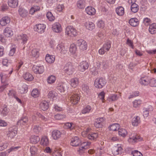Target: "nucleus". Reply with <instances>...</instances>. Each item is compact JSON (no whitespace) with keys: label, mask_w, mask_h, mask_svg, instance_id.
<instances>
[{"label":"nucleus","mask_w":156,"mask_h":156,"mask_svg":"<svg viewBox=\"0 0 156 156\" xmlns=\"http://www.w3.org/2000/svg\"><path fill=\"white\" fill-rule=\"evenodd\" d=\"M84 25L87 29L90 30H92L95 28L94 23L90 21H87L84 23Z\"/></svg>","instance_id":"6ab92c4d"},{"label":"nucleus","mask_w":156,"mask_h":156,"mask_svg":"<svg viewBox=\"0 0 156 156\" xmlns=\"http://www.w3.org/2000/svg\"><path fill=\"white\" fill-rule=\"evenodd\" d=\"M8 4L9 6L12 8H15L18 4V0H9Z\"/></svg>","instance_id":"4c0bfd02"},{"label":"nucleus","mask_w":156,"mask_h":156,"mask_svg":"<svg viewBox=\"0 0 156 156\" xmlns=\"http://www.w3.org/2000/svg\"><path fill=\"white\" fill-rule=\"evenodd\" d=\"M151 21L150 19L145 18L144 19L143 23L146 26H148L151 23Z\"/></svg>","instance_id":"69168bd1"},{"label":"nucleus","mask_w":156,"mask_h":156,"mask_svg":"<svg viewBox=\"0 0 156 156\" xmlns=\"http://www.w3.org/2000/svg\"><path fill=\"white\" fill-rule=\"evenodd\" d=\"M119 125L118 123L113 124L111 125L110 127V129L112 131H116L119 130Z\"/></svg>","instance_id":"de8ad7c7"},{"label":"nucleus","mask_w":156,"mask_h":156,"mask_svg":"<svg viewBox=\"0 0 156 156\" xmlns=\"http://www.w3.org/2000/svg\"><path fill=\"white\" fill-rule=\"evenodd\" d=\"M16 47L15 45L12 46V48L11 49L9 53V55L10 56H12L14 55L16 51Z\"/></svg>","instance_id":"338daca9"},{"label":"nucleus","mask_w":156,"mask_h":156,"mask_svg":"<svg viewBox=\"0 0 156 156\" xmlns=\"http://www.w3.org/2000/svg\"><path fill=\"white\" fill-rule=\"evenodd\" d=\"M57 94L55 91H50L48 94V98L51 99H53L57 96Z\"/></svg>","instance_id":"4d7b16f0"},{"label":"nucleus","mask_w":156,"mask_h":156,"mask_svg":"<svg viewBox=\"0 0 156 156\" xmlns=\"http://www.w3.org/2000/svg\"><path fill=\"white\" fill-rule=\"evenodd\" d=\"M140 122V118L139 116H135L132 119V124L133 126H137Z\"/></svg>","instance_id":"393cba45"},{"label":"nucleus","mask_w":156,"mask_h":156,"mask_svg":"<svg viewBox=\"0 0 156 156\" xmlns=\"http://www.w3.org/2000/svg\"><path fill=\"white\" fill-rule=\"evenodd\" d=\"M76 50V45L73 44H71L69 48V51L72 54H74Z\"/></svg>","instance_id":"603ef678"},{"label":"nucleus","mask_w":156,"mask_h":156,"mask_svg":"<svg viewBox=\"0 0 156 156\" xmlns=\"http://www.w3.org/2000/svg\"><path fill=\"white\" fill-rule=\"evenodd\" d=\"M142 101L140 100H136L133 102V106L134 108L138 107L141 104Z\"/></svg>","instance_id":"bf43d9fd"},{"label":"nucleus","mask_w":156,"mask_h":156,"mask_svg":"<svg viewBox=\"0 0 156 156\" xmlns=\"http://www.w3.org/2000/svg\"><path fill=\"white\" fill-rule=\"evenodd\" d=\"M4 34L6 37H9L13 35V31L12 29L9 27H6L4 30Z\"/></svg>","instance_id":"4be33fe9"},{"label":"nucleus","mask_w":156,"mask_h":156,"mask_svg":"<svg viewBox=\"0 0 156 156\" xmlns=\"http://www.w3.org/2000/svg\"><path fill=\"white\" fill-rule=\"evenodd\" d=\"M76 45L79 47L80 49L83 51L86 50L87 48L86 42L83 39H79L76 42Z\"/></svg>","instance_id":"0eeeda50"},{"label":"nucleus","mask_w":156,"mask_h":156,"mask_svg":"<svg viewBox=\"0 0 156 156\" xmlns=\"http://www.w3.org/2000/svg\"><path fill=\"white\" fill-rule=\"evenodd\" d=\"M17 127L16 126H13L9 128L7 136L10 139L14 138L17 133Z\"/></svg>","instance_id":"20e7f679"},{"label":"nucleus","mask_w":156,"mask_h":156,"mask_svg":"<svg viewBox=\"0 0 156 156\" xmlns=\"http://www.w3.org/2000/svg\"><path fill=\"white\" fill-rule=\"evenodd\" d=\"M56 49L57 51H60L61 54L65 55L67 52V48L63 44H58L57 46Z\"/></svg>","instance_id":"9d476101"},{"label":"nucleus","mask_w":156,"mask_h":156,"mask_svg":"<svg viewBox=\"0 0 156 156\" xmlns=\"http://www.w3.org/2000/svg\"><path fill=\"white\" fill-rule=\"evenodd\" d=\"M67 87L65 84L60 83L58 84L57 87L58 92L60 93L63 92L66 90V88Z\"/></svg>","instance_id":"7c9ffc66"},{"label":"nucleus","mask_w":156,"mask_h":156,"mask_svg":"<svg viewBox=\"0 0 156 156\" xmlns=\"http://www.w3.org/2000/svg\"><path fill=\"white\" fill-rule=\"evenodd\" d=\"M23 77L25 80L29 81H31L34 79L32 75L27 72L24 74Z\"/></svg>","instance_id":"f704fd0d"},{"label":"nucleus","mask_w":156,"mask_h":156,"mask_svg":"<svg viewBox=\"0 0 156 156\" xmlns=\"http://www.w3.org/2000/svg\"><path fill=\"white\" fill-rule=\"evenodd\" d=\"M64 70L68 75H72L74 71V68L72 63L68 62L66 64L64 68Z\"/></svg>","instance_id":"39448f33"},{"label":"nucleus","mask_w":156,"mask_h":156,"mask_svg":"<svg viewBox=\"0 0 156 156\" xmlns=\"http://www.w3.org/2000/svg\"><path fill=\"white\" fill-rule=\"evenodd\" d=\"M2 63L3 65V68L4 72L0 74L2 81L4 78H7L9 77L13 71L11 63L10 62H9L8 59H3Z\"/></svg>","instance_id":"f257e3e1"},{"label":"nucleus","mask_w":156,"mask_h":156,"mask_svg":"<svg viewBox=\"0 0 156 156\" xmlns=\"http://www.w3.org/2000/svg\"><path fill=\"white\" fill-rule=\"evenodd\" d=\"M129 23L131 26L136 27L139 25V21L137 19L134 18H131L129 20Z\"/></svg>","instance_id":"b1692460"},{"label":"nucleus","mask_w":156,"mask_h":156,"mask_svg":"<svg viewBox=\"0 0 156 156\" xmlns=\"http://www.w3.org/2000/svg\"><path fill=\"white\" fill-rule=\"evenodd\" d=\"M130 8L131 11L134 13H135L138 11L139 6L136 3H133L131 5Z\"/></svg>","instance_id":"37998d69"},{"label":"nucleus","mask_w":156,"mask_h":156,"mask_svg":"<svg viewBox=\"0 0 156 156\" xmlns=\"http://www.w3.org/2000/svg\"><path fill=\"white\" fill-rule=\"evenodd\" d=\"M142 140V138L139 135H136L130 137L128 139V141L130 143H134L140 141Z\"/></svg>","instance_id":"dca6fc26"},{"label":"nucleus","mask_w":156,"mask_h":156,"mask_svg":"<svg viewBox=\"0 0 156 156\" xmlns=\"http://www.w3.org/2000/svg\"><path fill=\"white\" fill-rule=\"evenodd\" d=\"M17 39L23 44L26 43L28 40L27 36L26 34H21L18 36Z\"/></svg>","instance_id":"4468645a"},{"label":"nucleus","mask_w":156,"mask_h":156,"mask_svg":"<svg viewBox=\"0 0 156 156\" xmlns=\"http://www.w3.org/2000/svg\"><path fill=\"white\" fill-rule=\"evenodd\" d=\"M31 95L35 98L38 97L39 95L38 90L37 89L33 90L31 92Z\"/></svg>","instance_id":"e2e57ef3"},{"label":"nucleus","mask_w":156,"mask_h":156,"mask_svg":"<svg viewBox=\"0 0 156 156\" xmlns=\"http://www.w3.org/2000/svg\"><path fill=\"white\" fill-rule=\"evenodd\" d=\"M118 133L119 136L123 137H125L127 134L126 130L124 129H119L118 130Z\"/></svg>","instance_id":"c03bdc74"},{"label":"nucleus","mask_w":156,"mask_h":156,"mask_svg":"<svg viewBox=\"0 0 156 156\" xmlns=\"http://www.w3.org/2000/svg\"><path fill=\"white\" fill-rule=\"evenodd\" d=\"M70 144L73 147L79 146L81 144V140L77 136L73 137L71 139Z\"/></svg>","instance_id":"6e6552de"},{"label":"nucleus","mask_w":156,"mask_h":156,"mask_svg":"<svg viewBox=\"0 0 156 156\" xmlns=\"http://www.w3.org/2000/svg\"><path fill=\"white\" fill-rule=\"evenodd\" d=\"M40 137L37 136L33 135L31 136L30 137V142L33 144H35L37 143L40 141Z\"/></svg>","instance_id":"c85d7f7f"},{"label":"nucleus","mask_w":156,"mask_h":156,"mask_svg":"<svg viewBox=\"0 0 156 156\" xmlns=\"http://www.w3.org/2000/svg\"><path fill=\"white\" fill-rule=\"evenodd\" d=\"M45 28V25L43 24H39L36 25L34 27V29L38 33H42L44 32Z\"/></svg>","instance_id":"f8f14e48"},{"label":"nucleus","mask_w":156,"mask_h":156,"mask_svg":"<svg viewBox=\"0 0 156 156\" xmlns=\"http://www.w3.org/2000/svg\"><path fill=\"white\" fill-rule=\"evenodd\" d=\"M66 115L59 114H56L54 116V118L55 119L58 120H61L62 119L66 118Z\"/></svg>","instance_id":"0e129e2a"},{"label":"nucleus","mask_w":156,"mask_h":156,"mask_svg":"<svg viewBox=\"0 0 156 156\" xmlns=\"http://www.w3.org/2000/svg\"><path fill=\"white\" fill-rule=\"evenodd\" d=\"M48 107V102L46 101H42L40 104V109L43 111H45L47 110Z\"/></svg>","instance_id":"c756f323"},{"label":"nucleus","mask_w":156,"mask_h":156,"mask_svg":"<svg viewBox=\"0 0 156 156\" xmlns=\"http://www.w3.org/2000/svg\"><path fill=\"white\" fill-rule=\"evenodd\" d=\"M41 144L43 146H47L49 144V140L46 136H43L41 140Z\"/></svg>","instance_id":"2f4dec72"},{"label":"nucleus","mask_w":156,"mask_h":156,"mask_svg":"<svg viewBox=\"0 0 156 156\" xmlns=\"http://www.w3.org/2000/svg\"><path fill=\"white\" fill-rule=\"evenodd\" d=\"M123 149L121 146H118L113 148L112 150V153L114 155H117L122 153Z\"/></svg>","instance_id":"2eb2a0df"},{"label":"nucleus","mask_w":156,"mask_h":156,"mask_svg":"<svg viewBox=\"0 0 156 156\" xmlns=\"http://www.w3.org/2000/svg\"><path fill=\"white\" fill-rule=\"evenodd\" d=\"M98 134L97 133H93L89 134L87 135V138L90 140H95L98 138Z\"/></svg>","instance_id":"79ce46f5"},{"label":"nucleus","mask_w":156,"mask_h":156,"mask_svg":"<svg viewBox=\"0 0 156 156\" xmlns=\"http://www.w3.org/2000/svg\"><path fill=\"white\" fill-rule=\"evenodd\" d=\"M153 108L151 105H149L147 108H144L143 109V115L144 117H147L149 115V112L153 110Z\"/></svg>","instance_id":"473e14b6"},{"label":"nucleus","mask_w":156,"mask_h":156,"mask_svg":"<svg viewBox=\"0 0 156 156\" xmlns=\"http://www.w3.org/2000/svg\"><path fill=\"white\" fill-rule=\"evenodd\" d=\"M62 135V133L58 130H55L52 132V136L55 140H57L60 138Z\"/></svg>","instance_id":"f3484780"},{"label":"nucleus","mask_w":156,"mask_h":156,"mask_svg":"<svg viewBox=\"0 0 156 156\" xmlns=\"http://www.w3.org/2000/svg\"><path fill=\"white\" fill-rule=\"evenodd\" d=\"M55 80L56 77L54 76L51 75L48 77L47 82L49 83H52L55 82Z\"/></svg>","instance_id":"052dcab7"},{"label":"nucleus","mask_w":156,"mask_h":156,"mask_svg":"<svg viewBox=\"0 0 156 156\" xmlns=\"http://www.w3.org/2000/svg\"><path fill=\"white\" fill-rule=\"evenodd\" d=\"M40 7L38 6H34L31 8L30 12L31 14H33L35 12L40 10Z\"/></svg>","instance_id":"8fccbe9b"},{"label":"nucleus","mask_w":156,"mask_h":156,"mask_svg":"<svg viewBox=\"0 0 156 156\" xmlns=\"http://www.w3.org/2000/svg\"><path fill=\"white\" fill-rule=\"evenodd\" d=\"M66 33L70 36H76L77 34L76 30L71 26H68L66 29Z\"/></svg>","instance_id":"423d86ee"},{"label":"nucleus","mask_w":156,"mask_h":156,"mask_svg":"<svg viewBox=\"0 0 156 156\" xmlns=\"http://www.w3.org/2000/svg\"><path fill=\"white\" fill-rule=\"evenodd\" d=\"M111 47V45L110 42H108L105 43L103 45L102 48L104 49L105 51H109L110 48Z\"/></svg>","instance_id":"6e6d98bb"},{"label":"nucleus","mask_w":156,"mask_h":156,"mask_svg":"<svg viewBox=\"0 0 156 156\" xmlns=\"http://www.w3.org/2000/svg\"><path fill=\"white\" fill-rule=\"evenodd\" d=\"M69 96L70 98L71 103L73 105L77 104L80 99L79 95L77 94L76 90H74L69 93Z\"/></svg>","instance_id":"f03ea898"},{"label":"nucleus","mask_w":156,"mask_h":156,"mask_svg":"<svg viewBox=\"0 0 156 156\" xmlns=\"http://www.w3.org/2000/svg\"><path fill=\"white\" fill-rule=\"evenodd\" d=\"M81 89L84 94L88 95L90 94V89L89 87L87 84H83L81 86Z\"/></svg>","instance_id":"412c9836"},{"label":"nucleus","mask_w":156,"mask_h":156,"mask_svg":"<svg viewBox=\"0 0 156 156\" xmlns=\"http://www.w3.org/2000/svg\"><path fill=\"white\" fill-rule=\"evenodd\" d=\"M104 119L103 118H98L94 123V125L96 127L101 128L104 124Z\"/></svg>","instance_id":"ddd939ff"},{"label":"nucleus","mask_w":156,"mask_h":156,"mask_svg":"<svg viewBox=\"0 0 156 156\" xmlns=\"http://www.w3.org/2000/svg\"><path fill=\"white\" fill-rule=\"evenodd\" d=\"M64 127L65 129L71 130L74 129V126L72 123L66 122L64 124Z\"/></svg>","instance_id":"49530a36"},{"label":"nucleus","mask_w":156,"mask_h":156,"mask_svg":"<svg viewBox=\"0 0 156 156\" xmlns=\"http://www.w3.org/2000/svg\"><path fill=\"white\" fill-rule=\"evenodd\" d=\"M47 17L50 21H53L55 19V17L53 16L51 12H48L46 14Z\"/></svg>","instance_id":"864d4df0"},{"label":"nucleus","mask_w":156,"mask_h":156,"mask_svg":"<svg viewBox=\"0 0 156 156\" xmlns=\"http://www.w3.org/2000/svg\"><path fill=\"white\" fill-rule=\"evenodd\" d=\"M10 20V18L7 16L3 17L0 20V24L2 26H5L9 23Z\"/></svg>","instance_id":"5701e85b"},{"label":"nucleus","mask_w":156,"mask_h":156,"mask_svg":"<svg viewBox=\"0 0 156 156\" xmlns=\"http://www.w3.org/2000/svg\"><path fill=\"white\" fill-rule=\"evenodd\" d=\"M39 148V146L38 145L36 146H32L30 147V150L32 156H34L37 154Z\"/></svg>","instance_id":"e433bc0d"},{"label":"nucleus","mask_w":156,"mask_h":156,"mask_svg":"<svg viewBox=\"0 0 156 156\" xmlns=\"http://www.w3.org/2000/svg\"><path fill=\"white\" fill-rule=\"evenodd\" d=\"M45 60L48 63H52L55 61V56L47 54L45 57Z\"/></svg>","instance_id":"c9c22d12"},{"label":"nucleus","mask_w":156,"mask_h":156,"mask_svg":"<svg viewBox=\"0 0 156 156\" xmlns=\"http://www.w3.org/2000/svg\"><path fill=\"white\" fill-rule=\"evenodd\" d=\"M92 109V108L90 105H87L84 108L82 111V112L83 114H85L87 113H89Z\"/></svg>","instance_id":"09e8293b"},{"label":"nucleus","mask_w":156,"mask_h":156,"mask_svg":"<svg viewBox=\"0 0 156 156\" xmlns=\"http://www.w3.org/2000/svg\"><path fill=\"white\" fill-rule=\"evenodd\" d=\"M8 109L6 105H4V107L2 111L0 110V113L3 116L6 115L8 114Z\"/></svg>","instance_id":"3c124183"},{"label":"nucleus","mask_w":156,"mask_h":156,"mask_svg":"<svg viewBox=\"0 0 156 156\" xmlns=\"http://www.w3.org/2000/svg\"><path fill=\"white\" fill-rule=\"evenodd\" d=\"M149 30L151 34H155L156 33V24L153 23L150 25Z\"/></svg>","instance_id":"a19ab883"},{"label":"nucleus","mask_w":156,"mask_h":156,"mask_svg":"<svg viewBox=\"0 0 156 156\" xmlns=\"http://www.w3.org/2000/svg\"><path fill=\"white\" fill-rule=\"evenodd\" d=\"M150 79L147 76L141 77L140 80V83L142 85H147L150 83Z\"/></svg>","instance_id":"a211bd4d"},{"label":"nucleus","mask_w":156,"mask_h":156,"mask_svg":"<svg viewBox=\"0 0 156 156\" xmlns=\"http://www.w3.org/2000/svg\"><path fill=\"white\" fill-rule=\"evenodd\" d=\"M119 98V96L116 94H112L108 98L109 101H115L117 100Z\"/></svg>","instance_id":"a18cd8bd"},{"label":"nucleus","mask_w":156,"mask_h":156,"mask_svg":"<svg viewBox=\"0 0 156 156\" xmlns=\"http://www.w3.org/2000/svg\"><path fill=\"white\" fill-rule=\"evenodd\" d=\"M53 31L56 33H59L61 32L62 28L61 25L59 23H55L52 27Z\"/></svg>","instance_id":"9b49d317"},{"label":"nucleus","mask_w":156,"mask_h":156,"mask_svg":"<svg viewBox=\"0 0 156 156\" xmlns=\"http://www.w3.org/2000/svg\"><path fill=\"white\" fill-rule=\"evenodd\" d=\"M86 6L85 0H78L76 3V6L79 9H83Z\"/></svg>","instance_id":"aec40b11"},{"label":"nucleus","mask_w":156,"mask_h":156,"mask_svg":"<svg viewBox=\"0 0 156 156\" xmlns=\"http://www.w3.org/2000/svg\"><path fill=\"white\" fill-rule=\"evenodd\" d=\"M28 122V118L27 117L25 116L22 117L17 122V124L18 125H24L27 123Z\"/></svg>","instance_id":"bb28decb"},{"label":"nucleus","mask_w":156,"mask_h":156,"mask_svg":"<svg viewBox=\"0 0 156 156\" xmlns=\"http://www.w3.org/2000/svg\"><path fill=\"white\" fill-rule=\"evenodd\" d=\"M30 55L33 57H38L39 55V50L36 48L33 49L30 53Z\"/></svg>","instance_id":"ea45409f"},{"label":"nucleus","mask_w":156,"mask_h":156,"mask_svg":"<svg viewBox=\"0 0 156 156\" xmlns=\"http://www.w3.org/2000/svg\"><path fill=\"white\" fill-rule=\"evenodd\" d=\"M20 148V146L11 147L9 149L7 150V152L9 154L11 152L16 151Z\"/></svg>","instance_id":"5fc2aeb1"},{"label":"nucleus","mask_w":156,"mask_h":156,"mask_svg":"<svg viewBox=\"0 0 156 156\" xmlns=\"http://www.w3.org/2000/svg\"><path fill=\"white\" fill-rule=\"evenodd\" d=\"M90 144V142H84L82 143L81 142V144L79 148V151H83V150L86 149L89 147Z\"/></svg>","instance_id":"cd10ccee"},{"label":"nucleus","mask_w":156,"mask_h":156,"mask_svg":"<svg viewBox=\"0 0 156 156\" xmlns=\"http://www.w3.org/2000/svg\"><path fill=\"white\" fill-rule=\"evenodd\" d=\"M86 12L89 15H93L95 14L96 10L94 8L90 6H88L85 9Z\"/></svg>","instance_id":"a878e982"},{"label":"nucleus","mask_w":156,"mask_h":156,"mask_svg":"<svg viewBox=\"0 0 156 156\" xmlns=\"http://www.w3.org/2000/svg\"><path fill=\"white\" fill-rule=\"evenodd\" d=\"M41 128L37 125H35L34 126L33 130L34 132L36 133H38L41 131Z\"/></svg>","instance_id":"13d9d810"},{"label":"nucleus","mask_w":156,"mask_h":156,"mask_svg":"<svg viewBox=\"0 0 156 156\" xmlns=\"http://www.w3.org/2000/svg\"><path fill=\"white\" fill-rule=\"evenodd\" d=\"M150 85L152 87H156V79H153L150 80Z\"/></svg>","instance_id":"774afa93"},{"label":"nucleus","mask_w":156,"mask_h":156,"mask_svg":"<svg viewBox=\"0 0 156 156\" xmlns=\"http://www.w3.org/2000/svg\"><path fill=\"white\" fill-rule=\"evenodd\" d=\"M19 15L22 17H24L27 15V12L24 9L20 8L18 10Z\"/></svg>","instance_id":"680f3d73"},{"label":"nucleus","mask_w":156,"mask_h":156,"mask_svg":"<svg viewBox=\"0 0 156 156\" xmlns=\"http://www.w3.org/2000/svg\"><path fill=\"white\" fill-rule=\"evenodd\" d=\"M106 80L103 78H97L95 80L94 85L95 87L98 88H101L106 83Z\"/></svg>","instance_id":"7ed1b4c3"},{"label":"nucleus","mask_w":156,"mask_h":156,"mask_svg":"<svg viewBox=\"0 0 156 156\" xmlns=\"http://www.w3.org/2000/svg\"><path fill=\"white\" fill-rule=\"evenodd\" d=\"M117 14L119 16H122L124 14V9L122 6H120L118 7L115 10Z\"/></svg>","instance_id":"72a5a7b5"},{"label":"nucleus","mask_w":156,"mask_h":156,"mask_svg":"<svg viewBox=\"0 0 156 156\" xmlns=\"http://www.w3.org/2000/svg\"><path fill=\"white\" fill-rule=\"evenodd\" d=\"M70 82L71 86L75 88L78 85L79 80L77 78H73L70 80Z\"/></svg>","instance_id":"58836bf2"},{"label":"nucleus","mask_w":156,"mask_h":156,"mask_svg":"<svg viewBox=\"0 0 156 156\" xmlns=\"http://www.w3.org/2000/svg\"><path fill=\"white\" fill-rule=\"evenodd\" d=\"M89 65V64L86 61H83L80 63L79 69L80 71L83 72L88 69Z\"/></svg>","instance_id":"1a4fd4ad"}]
</instances>
